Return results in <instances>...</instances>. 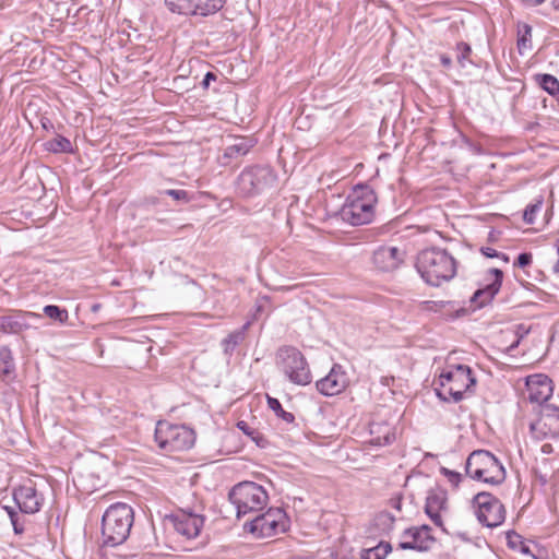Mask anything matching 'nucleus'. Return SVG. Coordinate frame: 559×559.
<instances>
[{"mask_svg": "<svg viewBox=\"0 0 559 559\" xmlns=\"http://www.w3.org/2000/svg\"><path fill=\"white\" fill-rule=\"evenodd\" d=\"M404 540L401 542L402 549H414L419 551L428 550L435 539L430 535V527L423 525L420 527H412L404 532Z\"/></svg>", "mask_w": 559, "mask_h": 559, "instance_id": "nucleus-18", "label": "nucleus"}, {"mask_svg": "<svg viewBox=\"0 0 559 559\" xmlns=\"http://www.w3.org/2000/svg\"><path fill=\"white\" fill-rule=\"evenodd\" d=\"M531 431L538 439L558 437L559 406L552 404L542 405L538 419L531 424Z\"/></svg>", "mask_w": 559, "mask_h": 559, "instance_id": "nucleus-13", "label": "nucleus"}, {"mask_svg": "<svg viewBox=\"0 0 559 559\" xmlns=\"http://www.w3.org/2000/svg\"><path fill=\"white\" fill-rule=\"evenodd\" d=\"M544 198L537 197L533 203L528 204L524 211L523 219L526 224H534L537 213L542 210Z\"/></svg>", "mask_w": 559, "mask_h": 559, "instance_id": "nucleus-30", "label": "nucleus"}, {"mask_svg": "<svg viewBox=\"0 0 559 559\" xmlns=\"http://www.w3.org/2000/svg\"><path fill=\"white\" fill-rule=\"evenodd\" d=\"M237 427L248 436H252L254 433V431L243 420L238 421Z\"/></svg>", "mask_w": 559, "mask_h": 559, "instance_id": "nucleus-41", "label": "nucleus"}, {"mask_svg": "<svg viewBox=\"0 0 559 559\" xmlns=\"http://www.w3.org/2000/svg\"><path fill=\"white\" fill-rule=\"evenodd\" d=\"M277 176L267 165L246 167L237 178V189L245 197H253L274 187Z\"/></svg>", "mask_w": 559, "mask_h": 559, "instance_id": "nucleus-9", "label": "nucleus"}, {"mask_svg": "<svg viewBox=\"0 0 559 559\" xmlns=\"http://www.w3.org/2000/svg\"><path fill=\"white\" fill-rule=\"evenodd\" d=\"M532 260H533L532 254L524 252V253L519 254L514 265H516L519 267H526L532 263Z\"/></svg>", "mask_w": 559, "mask_h": 559, "instance_id": "nucleus-39", "label": "nucleus"}, {"mask_svg": "<svg viewBox=\"0 0 559 559\" xmlns=\"http://www.w3.org/2000/svg\"><path fill=\"white\" fill-rule=\"evenodd\" d=\"M250 325V322H247L242 325L241 329L231 332L222 341V346L224 353L226 355H231L238 344H240L245 340L246 332Z\"/></svg>", "mask_w": 559, "mask_h": 559, "instance_id": "nucleus-23", "label": "nucleus"}, {"mask_svg": "<svg viewBox=\"0 0 559 559\" xmlns=\"http://www.w3.org/2000/svg\"><path fill=\"white\" fill-rule=\"evenodd\" d=\"M226 0H165L173 12L187 16L206 17L221 11Z\"/></svg>", "mask_w": 559, "mask_h": 559, "instance_id": "nucleus-12", "label": "nucleus"}, {"mask_svg": "<svg viewBox=\"0 0 559 559\" xmlns=\"http://www.w3.org/2000/svg\"><path fill=\"white\" fill-rule=\"evenodd\" d=\"M14 368L12 352L9 347H0V372L8 374Z\"/></svg>", "mask_w": 559, "mask_h": 559, "instance_id": "nucleus-32", "label": "nucleus"}, {"mask_svg": "<svg viewBox=\"0 0 559 559\" xmlns=\"http://www.w3.org/2000/svg\"><path fill=\"white\" fill-rule=\"evenodd\" d=\"M392 547L390 543L380 542L376 547L364 550L361 556L362 559H384L385 556L391 551Z\"/></svg>", "mask_w": 559, "mask_h": 559, "instance_id": "nucleus-28", "label": "nucleus"}, {"mask_svg": "<svg viewBox=\"0 0 559 559\" xmlns=\"http://www.w3.org/2000/svg\"><path fill=\"white\" fill-rule=\"evenodd\" d=\"M416 269L427 284L439 286L454 277L456 262L447 250L429 248L419 252Z\"/></svg>", "mask_w": 559, "mask_h": 559, "instance_id": "nucleus-1", "label": "nucleus"}, {"mask_svg": "<svg viewBox=\"0 0 559 559\" xmlns=\"http://www.w3.org/2000/svg\"><path fill=\"white\" fill-rule=\"evenodd\" d=\"M43 311L45 316L60 323H64L69 318L68 311L66 309L55 305L45 306Z\"/></svg>", "mask_w": 559, "mask_h": 559, "instance_id": "nucleus-31", "label": "nucleus"}, {"mask_svg": "<svg viewBox=\"0 0 559 559\" xmlns=\"http://www.w3.org/2000/svg\"><path fill=\"white\" fill-rule=\"evenodd\" d=\"M518 49L521 55L532 49V26L526 23L518 25Z\"/></svg>", "mask_w": 559, "mask_h": 559, "instance_id": "nucleus-24", "label": "nucleus"}, {"mask_svg": "<svg viewBox=\"0 0 559 559\" xmlns=\"http://www.w3.org/2000/svg\"><path fill=\"white\" fill-rule=\"evenodd\" d=\"M171 521L176 532L187 538L197 537L204 523L203 516L185 511L174 514Z\"/></svg>", "mask_w": 559, "mask_h": 559, "instance_id": "nucleus-21", "label": "nucleus"}, {"mask_svg": "<svg viewBox=\"0 0 559 559\" xmlns=\"http://www.w3.org/2000/svg\"><path fill=\"white\" fill-rule=\"evenodd\" d=\"M276 357L278 368L292 383L307 385L311 382L309 365L299 349L284 346L278 349Z\"/></svg>", "mask_w": 559, "mask_h": 559, "instance_id": "nucleus-8", "label": "nucleus"}, {"mask_svg": "<svg viewBox=\"0 0 559 559\" xmlns=\"http://www.w3.org/2000/svg\"><path fill=\"white\" fill-rule=\"evenodd\" d=\"M3 509L10 518L14 533L16 535L23 534L25 531V516L22 514V512L16 511L12 507H4Z\"/></svg>", "mask_w": 559, "mask_h": 559, "instance_id": "nucleus-27", "label": "nucleus"}, {"mask_svg": "<svg viewBox=\"0 0 559 559\" xmlns=\"http://www.w3.org/2000/svg\"><path fill=\"white\" fill-rule=\"evenodd\" d=\"M229 500L236 508L237 516L240 518L263 510L267 504L269 495L261 485L243 481L230 490Z\"/></svg>", "mask_w": 559, "mask_h": 559, "instance_id": "nucleus-6", "label": "nucleus"}, {"mask_svg": "<svg viewBox=\"0 0 559 559\" xmlns=\"http://www.w3.org/2000/svg\"><path fill=\"white\" fill-rule=\"evenodd\" d=\"M552 382L547 376L538 373L526 378V392L530 402L542 407L552 395Z\"/></svg>", "mask_w": 559, "mask_h": 559, "instance_id": "nucleus-14", "label": "nucleus"}, {"mask_svg": "<svg viewBox=\"0 0 559 559\" xmlns=\"http://www.w3.org/2000/svg\"><path fill=\"white\" fill-rule=\"evenodd\" d=\"M35 317L37 316L33 312L15 313L0 317V332L17 334L28 329L29 324L26 319Z\"/></svg>", "mask_w": 559, "mask_h": 559, "instance_id": "nucleus-22", "label": "nucleus"}, {"mask_svg": "<svg viewBox=\"0 0 559 559\" xmlns=\"http://www.w3.org/2000/svg\"><path fill=\"white\" fill-rule=\"evenodd\" d=\"M404 251L397 247L382 246L379 247L372 255L373 264L383 272H390L400 266L404 260Z\"/></svg>", "mask_w": 559, "mask_h": 559, "instance_id": "nucleus-19", "label": "nucleus"}, {"mask_svg": "<svg viewBox=\"0 0 559 559\" xmlns=\"http://www.w3.org/2000/svg\"><path fill=\"white\" fill-rule=\"evenodd\" d=\"M466 474L488 485H500L506 479V469L500 461L487 450L473 451L465 465Z\"/></svg>", "mask_w": 559, "mask_h": 559, "instance_id": "nucleus-5", "label": "nucleus"}, {"mask_svg": "<svg viewBox=\"0 0 559 559\" xmlns=\"http://www.w3.org/2000/svg\"><path fill=\"white\" fill-rule=\"evenodd\" d=\"M155 441L165 452H180L193 447L195 433L185 425L158 421L155 429Z\"/></svg>", "mask_w": 559, "mask_h": 559, "instance_id": "nucleus-7", "label": "nucleus"}, {"mask_svg": "<svg viewBox=\"0 0 559 559\" xmlns=\"http://www.w3.org/2000/svg\"><path fill=\"white\" fill-rule=\"evenodd\" d=\"M253 146V142L247 139H240L238 142L228 145L224 151V158H234L246 155Z\"/></svg>", "mask_w": 559, "mask_h": 559, "instance_id": "nucleus-26", "label": "nucleus"}, {"mask_svg": "<svg viewBox=\"0 0 559 559\" xmlns=\"http://www.w3.org/2000/svg\"><path fill=\"white\" fill-rule=\"evenodd\" d=\"M392 440H393V435H390L389 432H386L383 437V441H381L380 438H378L377 443L378 444H389L392 442Z\"/></svg>", "mask_w": 559, "mask_h": 559, "instance_id": "nucleus-43", "label": "nucleus"}, {"mask_svg": "<svg viewBox=\"0 0 559 559\" xmlns=\"http://www.w3.org/2000/svg\"><path fill=\"white\" fill-rule=\"evenodd\" d=\"M348 383V378L342 366L334 365L330 372L319 381H317V390L325 395L333 396L343 392Z\"/></svg>", "mask_w": 559, "mask_h": 559, "instance_id": "nucleus-17", "label": "nucleus"}, {"mask_svg": "<svg viewBox=\"0 0 559 559\" xmlns=\"http://www.w3.org/2000/svg\"><path fill=\"white\" fill-rule=\"evenodd\" d=\"M475 514L479 523L493 528L506 520V509L501 501L489 492H479L473 499Z\"/></svg>", "mask_w": 559, "mask_h": 559, "instance_id": "nucleus-11", "label": "nucleus"}, {"mask_svg": "<svg viewBox=\"0 0 559 559\" xmlns=\"http://www.w3.org/2000/svg\"><path fill=\"white\" fill-rule=\"evenodd\" d=\"M448 509V493L445 490L436 488L428 491L425 504L426 514L442 531H445L443 528L442 514L447 513Z\"/></svg>", "mask_w": 559, "mask_h": 559, "instance_id": "nucleus-15", "label": "nucleus"}, {"mask_svg": "<svg viewBox=\"0 0 559 559\" xmlns=\"http://www.w3.org/2000/svg\"><path fill=\"white\" fill-rule=\"evenodd\" d=\"M47 148L53 153H69L72 151V144L69 139L58 135L48 142Z\"/></svg>", "mask_w": 559, "mask_h": 559, "instance_id": "nucleus-29", "label": "nucleus"}, {"mask_svg": "<svg viewBox=\"0 0 559 559\" xmlns=\"http://www.w3.org/2000/svg\"><path fill=\"white\" fill-rule=\"evenodd\" d=\"M545 0H522V2L526 5H531V7H535V5H539L544 2Z\"/></svg>", "mask_w": 559, "mask_h": 559, "instance_id": "nucleus-44", "label": "nucleus"}, {"mask_svg": "<svg viewBox=\"0 0 559 559\" xmlns=\"http://www.w3.org/2000/svg\"><path fill=\"white\" fill-rule=\"evenodd\" d=\"M476 384L472 369L466 365L450 366L439 376V386L436 394L443 401L460 402L464 393Z\"/></svg>", "mask_w": 559, "mask_h": 559, "instance_id": "nucleus-4", "label": "nucleus"}, {"mask_svg": "<svg viewBox=\"0 0 559 559\" xmlns=\"http://www.w3.org/2000/svg\"><path fill=\"white\" fill-rule=\"evenodd\" d=\"M216 80V75L213 73V72H207L205 75H204V79L202 81V86L204 88H207L211 84L212 81H215Z\"/></svg>", "mask_w": 559, "mask_h": 559, "instance_id": "nucleus-40", "label": "nucleus"}, {"mask_svg": "<svg viewBox=\"0 0 559 559\" xmlns=\"http://www.w3.org/2000/svg\"><path fill=\"white\" fill-rule=\"evenodd\" d=\"M376 203L377 195L373 189L357 185L340 211L341 218L353 226L369 224L374 218Z\"/></svg>", "mask_w": 559, "mask_h": 559, "instance_id": "nucleus-3", "label": "nucleus"}, {"mask_svg": "<svg viewBox=\"0 0 559 559\" xmlns=\"http://www.w3.org/2000/svg\"><path fill=\"white\" fill-rule=\"evenodd\" d=\"M440 473L448 478V480L454 486L457 487L462 480V475L457 472L451 471L447 467H441Z\"/></svg>", "mask_w": 559, "mask_h": 559, "instance_id": "nucleus-35", "label": "nucleus"}, {"mask_svg": "<svg viewBox=\"0 0 559 559\" xmlns=\"http://www.w3.org/2000/svg\"><path fill=\"white\" fill-rule=\"evenodd\" d=\"M481 253L487 258H501L504 262H508V258L503 253H499L497 250L490 247H483L480 249Z\"/></svg>", "mask_w": 559, "mask_h": 559, "instance_id": "nucleus-38", "label": "nucleus"}, {"mask_svg": "<svg viewBox=\"0 0 559 559\" xmlns=\"http://www.w3.org/2000/svg\"><path fill=\"white\" fill-rule=\"evenodd\" d=\"M555 8H556L557 10H559V3H558V4H556V5H555Z\"/></svg>", "mask_w": 559, "mask_h": 559, "instance_id": "nucleus-46", "label": "nucleus"}, {"mask_svg": "<svg viewBox=\"0 0 559 559\" xmlns=\"http://www.w3.org/2000/svg\"><path fill=\"white\" fill-rule=\"evenodd\" d=\"M440 62L444 68H450L452 66V59L447 55L440 56Z\"/></svg>", "mask_w": 559, "mask_h": 559, "instance_id": "nucleus-42", "label": "nucleus"}, {"mask_svg": "<svg viewBox=\"0 0 559 559\" xmlns=\"http://www.w3.org/2000/svg\"><path fill=\"white\" fill-rule=\"evenodd\" d=\"M165 194H167L178 201H188L189 200L188 192L186 190L168 189L165 191Z\"/></svg>", "mask_w": 559, "mask_h": 559, "instance_id": "nucleus-36", "label": "nucleus"}, {"mask_svg": "<svg viewBox=\"0 0 559 559\" xmlns=\"http://www.w3.org/2000/svg\"><path fill=\"white\" fill-rule=\"evenodd\" d=\"M289 526V520L282 508H270L265 513L245 523V530L258 538H266L284 533Z\"/></svg>", "mask_w": 559, "mask_h": 559, "instance_id": "nucleus-10", "label": "nucleus"}, {"mask_svg": "<svg viewBox=\"0 0 559 559\" xmlns=\"http://www.w3.org/2000/svg\"><path fill=\"white\" fill-rule=\"evenodd\" d=\"M507 538H508V545L512 549H519L521 543L523 542L522 537L519 534H516L515 532H509L507 534Z\"/></svg>", "mask_w": 559, "mask_h": 559, "instance_id": "nucleus-37", "label": "nucleus"}, {"mask_svg": "<svg viewBox=\"0 0 559 559\" xmlns=\"http://www.w3.org/2000/svg\"><path fill=\"white\" fill-rule=\"evenodd\" d=\"M267 405L269 407L284 421L290 424L294 421L295 417L292 413L283 409L282 404L275 397L267 396Z\"/></svg>", "mask_w": 559, "mask_h": 559, "instance_id": "nucleus-34", "label": "nucleus"}, {"mask_svg": "<svg viewBox=\"0 0 559 559\" xmlns=\"http://www.w3.org/2000/svg\"><path fill=\"white\" fill-rule=\"evenodd\" d=\"M519 550L524 555H531V549L524 542L521 543Z\"/></svg>", "mask_w": 559, "mask_h": 559, "instance_id": "nucleus-45", "label": "nucleus"}, {"mask_svg": "<svg viewBox=\"0 0 559 559\" xmlns=\"http://www.w3.org/2000/svg\"><path fill=\"white\" fill-rule=\"evenodd\" d=\"M488 275L489 282L483 288L477 289L471 297V304L475 308H481L488 305L501 288L503 278L502 271L499 269H490Z\"/></svg>", "mask_w": 559, "mask_h": 559, "instance_id": "nucleus-16", "label": "nucleus"}, {"mask_svg": "<svg viewBox=\"0 0 559 559\" xmlns=\"http://www.w3.org/2000/svg\"><path fill=\"white\" fill-rule=\"evenodd\" d=\"M534 81L549 95H559V81L556 76L547 73L535 74Z\"/></svg>", "mask_w": 559, "mask_h": 559, "instance_id": "nucleus-25", "label": "nucleus"}, {"mask_svg": "<svg viewBox=\"0 0 559 559\" xmlns=\"http://www.w3.org/2000/svg\"><path fill=\"white\" fill-rule=\"evenodd\" d=\"M133 520L134 513L130 506L122 502L111 504L102 518L103 544L108 547L123 544L130 535Z\"/></svg>", "mask_w": 559, "mask_h": 559, "instance_id": "nucleus-2", "label": "nucleus"}, {"mask_svg": "<svg viewBox=\"0 0 559 559\" xmlns=\"http://www.w3.org/2000/svg\"><path fill=\"white\" fill-rule=\"evenodd\" d=\"M14 501L23 514H33L40 510L43 498L31 485L20 486L14 490Z\"/></svg>", "mask_w": 559, "mask_h": 559, "instance_id": "nucleus-20", "label": "nucleus"}, {"mask_svg": "<svg viewBox=\"0 0 559 559\" xmlns=\"http://www.w3.org/2000/svg\"><path fill=\"white\" fill-rule=\"evenodd\" d=\"M456 51H457L456 60H457V63L462 68H465L467 64L473 63V61L469 58L472 55V48L467 43H464V41L459 43L456 45Z\"/></svg>", "mask_w": 559, "mask_h": 559, "instance_id": "nucleus-33", "label": "nucleus"}]
</instances>
